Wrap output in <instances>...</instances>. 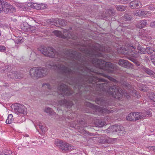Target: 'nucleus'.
<instances>
[{
  "instance_id": "1",
  "label": "nucleus",
  "mask_w": 155,
  "mask_h": 155,
  "mask_svg": "<svg viewBox=\"0 0 155 155\" xmlns=\"http://www.w3.org/2000/svg\"><path fill=\"white\" fill-rule=\"evenodd\" d=\"M38 50L46 56L55 58L57 62L50 63L49 67L58 71L65 78L69 79V84L74 85V89H77L78 92L83 90L86 91L87 84L91 83L96 84L97 94H105V80L95 76V73L89 67L93 64L105 71V61L96 58L102 55L98 51H105V50L95 48L89 51L84 57L77 51L68 50L64 52H56L52 47L44 46Z\"/></svg>"
},
{
  "instance_id": "2",
  "label": "nucleus",
  "mask_w": 155,
  "mask_h": 155,
  "mask_svg": "<svg viewBox=\"0 0 155 155\" xmlns=\"http://www.w3.org/2000/svg\"><path fill=\"white\" fill-rule=\"evenodd\" d=\"M42 86L43 87L47 88L51 91L53 90L54 91H57L59 93L61 94L60 95V96L62 97L63 98L59 99L58 104L59 105L64 106L67 108H70L73 105V104L72 101H68L64 98V95L68 96L72 95L73 93V91L68 87L67 85L64 84L60 83L57 89L51 87L48 83H43Z\"/></svg>"
},
{
  "instance_id": "3",
  "label": "nucleus",
  "mask_w": 155,
  "mask_h": 155,
  "mask_svg": "<svg viewBox=\"0 0 155 155\" xmlns=\"http://www.w3.org/2000/svg\"><path fill=\"white\" fill-rule=\"evenodd\" d=\"M128 46L129 47L127 48H125V51H124V48L120 47L118 48L116 51H114L113 52L111 51H109V52L111 54L114 56H115L117 54H127L131 57L129 58V59L133 61V60L134 59L132 58L131 57L136 58L137 56V54L135 51L136 47L131 44L129 45Z\"/></svg>"
},
{
  "instance_id": "4",
  "label": "nucleus",
  "mask_w": 155,
  "mask_h": 155,
  "mask_svg": "<svg viewBox=\"0 0 155 155\" xmlns=\"http://www.w3.org/2000/svg\"><path fill=\"white\" fill-rule=\"evenodd\" d=\"M48 72V70L44 67H34L29 71L30 76L34 79H38L46 76Z\"/></svg>"
},
{
  "instance_id": "5",
  "label": "nucleus",
  "mask_w": 155,
  "mask_h": 155,
  "mask_svg": "<svg viewBox=\"0 0 155 155\" xmlns=\"http://www.w3.org/2000/svg\"><path fill=\"white\" fill-rule=\"evenodd\" d=\"M55 144L63 152L68 150H71L74 149V147L71 146L69 143H66L65 141L59 139L55 140Z\"/></svg>"
},
{
  "instance_id": "6",
  "label": "nucleus",
  "mask_w": 155,
  "mask_h": 155,
  "mask_svg": "<svg viewBox=\"0 0 155 155\" xmlns=\"http://www.w3.org/2000/svg\"><path fill=\"white\" fill-rule=\"evenodd\" d=\"M85 105L88 107H91L95 111L94 114H99L98 113H109L112 112V110H110L108 109L105 108H103L98 106L94 105L89 102H86L85 103Z\"/></svg>"
},
{
  "instance_id": "7",
  "label": "nucleus",
  "mask_w": 155,
  "mask_h": 155,
  "mask_svg": "<svg viewBox=\"0 0 155 155\" xmlns=\"http://www.w3.org/2000/svg\"><path fill=\"white\" fill-rule=\"evenodd\" d=\"M107 132H116L118 135H123L125 133V130L124 127L118 125H115L110 126L107 130Z\"/></svg>"
},
{
  "instance_id": "8",
  "label": "nucleus",
  "mask_w": 155,
  "mask_h": 155,
  "mask_svg": "<svg viewBox=\"0 0 155 155\" xmlns=\"http://www.w3.org/2000/svg\"><path fill=\"white\" fill-rule=\"evenodd\" d=\"M53 33L56 36L59 38L64 39L74 38L71 33L67 30H64L63 34L61 32L58 30L54 31Z\"/></svg>"
},
{
  "instance_id": "9",
  "label": "nucleus",
  "mask_w": 155,
  "mask_h": 155,
  "mask_svg": "<svg viewBox=\"0 0 155 155\" xmlns=\"http://www.w3.org/2000/svg\"><path fill=\"white\" fill-rule=\"evenodd\" d=\"M146 117V115L142 112L132 113L130 114L126 117L129 120L136 121Z\"/></svg>"
},
{
  "instance_id": "10",
  "label": "nucleus",
  "mask_w": 155,
  "mask_h": 155,
  "mask_svg": "<svg viewBox=\"0 0 155 155\" xmlns=\"http://www.w3.org/2000/svg\"><path fill=\"white\" fill-rule=\"evenodd\" d=\"M14 109L15 113L17 115H20L22 114L26 115L27 114L26 109L23 105L17 104L15 106Z\"/></svg>"
},
{
  "instance_id": "11",
  "label": "nucleus",
  "mask_w": 155,
  "mask_h": 155,
  "mask_svg": "<svg viewBox=\"0 0 155 155\" xmlns=\"http://www.w3.org/2000/svg\"><path fill=\"white\" fill-rule=\"evenodd\" d=\"M3 12L6 13L8 12L13 13L16 12V9L12 5L8 3L4 2Z\"/></svg>"
},
{
  "instance_id": "12",
  "label": "nucleus",
  "mask_w": 155,
  "mask_h": 155,
  "mask_svg": "<svg viewBox=\"0 0 155 155\" xmlns=\"http://www.w3.org/2000/svg\"><path fill=\"white\" fill-rule=\"evenodd\" d=\"M115 11L114 9L112 8H110L109 9H107L103 13L102 15L103 18H108L113 16L115 14Z\"/></svg>"
},
{
  "instance_id": "13",
  "label": "nucleus",
  "mask_w": 155,
  "mask_h": 155,
  "mask_svg": "<svg viewBox=\"0 0 155 155\" xmlns=\"http://www.w3.org/2000/svg\"><path fill=\"white\" fill-rule=\"evenodd\" d=\"M96 102L98 104L105 107L108 106L109 104L108 101L105 100V98L100 97L96 98Z\"/></svg>"
},
{
  "instance_id": "14",
  "label": "nucleus",
  "mask_w": 155,
  "mask_h": 155,
  "mask_svg": "<svg viewBox=\"0 0 155 155\" xmlns=\"http://www.w3.org/2000/svg\"><path fill=\"white\" fill-rule=\"evenodd\" d=\"M118 64L121 66L128 68L131 67V64L128 61L122 59L119 60Z\"/></svg>"
},
{
  "instance_id": "15",
  "label": "nucleus",
  "mask_w": 155,
  "mask_h": 155,
  "mask_svg": "<svg viewBox=\"0 0 155 155\" xmlns=\"http://www.w3.org/2000/svg\"><path fill=\"white\" fill-rule=\"evenodd\" d=\"M16 72L13 70L10 71L7 73L8 77L12 79H18L20 77V75L18 73H16Z\"/></svg>"
},
{
  "instance_id": "16",
  "label": "nucleus",
  "mask_w": 155,
  "mask_h": 155,
  "mask_svg": "<svg viewBox=\"0 0 155 155\" xmlns=\"http://www.w3.org/2000/svg\"><path fill=\"white\" fill-rule=\"evenodd\" d=\"M130 7L134 9L136 7L140 8L141 7V4L140 2L138 0H135L130 3Z\"/></svg>"
},
{
  "instance_id": "17",
  "label": "nucleus",
  "mask_w": 155,
  "mask_h": 155,
  "mask_svg": "<svg viewBox=\"0 0 155 155\" xmlns=\"http://www.w3.org/2000/svg\"><path fill=\"white\" fill-rule=\"evenodd\" d=\"M103 137H101V139L103 140L101 142L102 143H114L115 142L116 140V138H111L108 137L105 139L103 140Z\"/></svg>"
},
{
  "instance_id": "18",
  "label": "nucleus",
  "mask_w": 155,
  "mask_h": 155,
  "mask_svg": "<svg viewBox=\"0 0 155 155\" xmlns=\"http://www.w3.org/2000/svg\"><path fill=\"white\" fill-rule=\"evenodd\" d=\"M142 69L143 71L146 73L150 76L155 78V72H153V71L148 68L144 67L142 68Z\"/></svg>"
},
{
  "instance_id": "19",
  "label": "nucleus",
  "mask_w": 155,
  "mask_h": 155,
  "mask_svg": "<svg viewBox=\"0 0 155 155\" xmlns=\"http://www.w3.org/2000/svg\"><path fill=\"white\" fill-rule=\"evenodd\" d=\"M147 23V21L145 20L139 21L137 25V27L140 28H142L146 25Z\"/></svg>"
},
{
  "instance_id": "20",
  "label": "nucleus",
  "mask_w": 155,
  "mask_h": 155,
  "mask_svg": "<svg viewBox=\"0 0 155 155\" xmlns=\"http://www.w3.org/2000/svg\"><path fill=\"white\" fill-rule=\"evenodd\" d=\"M51 21H49V22L51 23V24L55 25V26H58L59 25V22L61 21L62 19L56 18L55 19H52L51 20Z\"/></svg>"
},
{
  "instance_id": "21",
  "label": "nucleus",
  "mask_w": 155,
  "mask_h": 155,
  "mask_svg": "<svg viewBox=\"0 0 155 155\" xmlns=\"http://www.w3.org/2000/svg\"><path fill=\"white\" fill-rule=\"evenodd\" d=\"M30 26L27 23L25 22L21 25V27L23 31L27 32L29 31Z\"/></svg>"
},
{
  "instance_id": "22",
  "label": "nucleus",
  "mask_w": 155,
  "mask_h": 155,
  "mask_svg": "<svg viewBox=\"0 0 155 155\" xmlns=\"http://www.w3.org/2000/svg\"><path fill=\"white\" fill-rule=\"evenodd\" d=\"M144 11L141 10H137L135 12H134L133 14L137 16H143L144 15Z\"/></svg>"
},
{
  "instance_id": "23",
  "label": "nucleus",
  "mask_w": 155,
  "mask_h": 155,
  "mask_svg": "<svg viewBox=\"0 0 155 155\" xmlns=\"http://www.w3.org/2000/svg\"><path fill=\"white\" fill-rule=\"evenodd\" d=\"M24 41V39H23V38L21 37H20L18 38H17L15 41V45L17 46V44H21Z\"/></svg>"
},
{
  "instance_id": "24",
  "label": "nucleus",
  "mask_w": 155,
  "mask_h": 155,
  "mask_svg": "<svg viewBox=\"0 0 155 155\" xmlns=\"http://www.w3.org/2000/svg\"><path fill=\"white\" fill-rule=\"evenodd\" d=\"M13 115L12 114L8 115V118L6 121V123L8 124H11L13 121V119L12 118Z\"/></svg>"
},
{
  "instance_id": "25",
  "label": "nucleus",
  "mask_w": 155,
  "mask_h": 155,
  "mask_svg": "<svg viewBox=\"0 0 155 155\" xmlns=\"http://www.w3.org/2000/svg\"><path fill=\"white\" fill-rule=\"evenodd\" d=\"M115 7L118 11H124L126 9L125 7L122 5H116Z\"/></svg>"
},
{
  "instance_id": "26",
  "label": "nucleus",
  "mask_w": 155,
  "mask_h": 155,
  "mask_svg": "<svg viewBox=\"0 0 155 155\" xmlns=\"http://www.w3.org/2000/svg\"><path fill=\"white\" fill-rule=\"evenodd\" d=\"M145 51L148 54H152L153 51L155 52V49L152 48H147L145 49Z\"/></svg>"
},
{
  "instance_id": "27",
  "label": "nucleus",
  "mask_w": 155,
  "mask_h": 155,
  "mask_svg": "<svg viewBox=\"0 0 155 155\" xmlns=\"http://www.w3.org/2000/svg\"><path fill=\"white\" fill-rule=\"evenodd\" d=\"M132 16L130 14H126L124 16V18L126 21H129L132 19Z\"/></svg>"
},
{
  "instance_id": "28",
  "label": "nucleus",
  "mask_w": 155,
  "mask_h": 155,
  "mask_svg": "<svg viewBox=\"0 0 155 155\" xmlns=\"http://www.w3.org/2000/svg\"><path fill=\"white\" fill-rule=\"evenodd\" d=\"M45 111L47 113H49V114H52L54 113V112L51 108L49 107H47L45 108Z\"/></svg>"
},
{
  "instance_id": "29",
  "label": "nucleus",
  "mask_w": 155,
  "mask_h": 155,
  "mask_svg": "<svg viewBox=\"0 0 155 155\" xmlns=\"http://www.w3.org/2000/svg\"><path fill=\"white\" fill-rule=\"evenodd\" d=\"M106 124V123L104 121L99 120L97 123V126L100 127H102Z\"/></svg>"
},
{
  "instance_id": "30",
  "label": "nucleus",
  "mask_w": 155,
  "mask_h": 155,
  "mask_svg": "<svg viewBox=\"0 0 155 155\" xmlns=\"http://www.w3.org/2000/svg\"><path fill=\"white\" fill-rule=\"evenodd\" d=\"M137 49L138 50V52L141 54H145L146 52L145 49L143 48H142L138 46Z\"/></svg>"
},
{
  "instance_id": "31",
  "label": "nucleus",
  "mask_w": 155,
  "mask_h": 155,
  "mask_svg": "<svg viewBox=\"0 0 155 155\" xmlns=\"http://www.w3.org/2000/svg\"><path fill=\"white\" fill-rule=\"evenodd\" d=\"M38 125L39 127V128L42 130V132H45L46 130V128L45 127V126L42 125L41 122H39Z\"/></svg>"
},
{
  "instance_id": "32",
  "label": "nucleus",
  "mask_w": 155,
  "mask_h": 155,
  "mask_svg": "<svg viewBox=\"0 0 155 155\" xmlns=\"http://www.w3.org/2000/svg\"><path fill=\"white\" fill-rule=\"evenodd\" d=\"M149 97L150 100L153 101L154 102H155V93H150L149 95Z\"/></svg>"
},
{
  "instance_id": "33",
  "label": "nucleus",
  "mask_w": 155,
  "mask_h": 155,
  "mask_svg": "<svg viewBox=\"0 0 155 155\" xmlns=\"http://www.w3.org/2000/svg\"><path fill=\"white\" fill-rule=\"evenodd\" d=\"M29 27V31H31V33L35 32L37 31L36 28L34 26L30 25Z\"/></svg>"
},
{
  "instance_id": "34",
  "label": "nucleus",
  "mask_w": 155,
  "mask_h": 155,
  "mask_svg": "<svg viewBox=\"0 0 155 155\" xmlns=\"http://www.w3.org/2000/svg\"><path fill=\"white\" fill-rule=\"evenodd\" d=\"M149 59L153 62L155 61V52L154 54H152L149 57Z\"/></svg>"
},
{
  "instance_id": "35",
  "label": "nucleus",
  "mask_w": 155,
  "mask_h": 155,
  "mask_svg": "<svg viewBox=\"0 0 155 155\" xmlns=\"http://www.w3.org/2000/svg\"><path fill=\"white\" fill-rule=\"evenodd\" d=\"M4 2L2 0H0V13H1L3 10Z\"/></svg>"
},
{
  "instance_id": "36",
  "label": "nucleus",
  "mask_w": 155,
  "mask_h": 155,
  "mask_svg": "<svg viewBox=\"0 0 155 155\" xmlns=\"http://www.w3.org/2000/svg\"><path fill=\"white\" fill-rule=\"evenodd\" d=\"M62 21L59 22V25L65 26L67 24V22L66 20L62 19Z\"/></svg>"
},
{
  "instance_id": "37",
  "label": "nucleus",
  "mask_w": 155,
  "mask_h": 155,
  "mask_svg": "<svg viewBox=\"0 0 155 155\" xmlns=\"http://www.w3.org/2000/svg\"><path fill=\"white\" fill-rule=\"evenodd\" d=\"M31 6L32 8H34L35 9H39L40 8L39 6H38L37 5L36 3H33L31 4Z\"/></svg>"
},
{
  "instance_id": "38",
  "label": "nucleus",
  "mask_w": 155,
  "mask_h": 155,
  "mask_svg": "<svg viewBox=\"0 0 155 155\" xmlns=\"http://www.w3.org/2000/svg\"><path fill=\"white\" fill-rule=\"evenodd\" d=\"M81 128L82 129V128ZM82 130H79V131L82 134L86 136L87 134H88L86 130H85L83 128H82Z\"/></svg>"
},
{
  "instance_id": "39",
  "label": "nucleus",
  "mask_w": 155,
  "mask_h": 155,
  "mask_svg": "<svg viewBox=\"0 0 155 155\" xmlns=\"http://www.w3.org/2000/svg\"><path fill=\"white\" fill-rule=\"evenodd\" d=\"M10 67H9L8 66H5V68L4 67H2L1 68V69H2L4 72L6 71H8V70H10Z\"/></svg>"
},
{
  "instance_id": "40",
  "label": "nucleus",
  "mask_w": 155,
  "mask_h": 155,
  "mask_svg": "<svg viewBox=\"0 0 155 155\" xmlns=\"http://www.w3.org/2000/svg\"><path fill=\"white\" fill-rule=\"evenodd\" d=\"M6 50V48L5 47L0 45V51L3 52L5 51Z\"/></svg>"
},
{
  "instance_id": "41",
  "label": "nucleus",
  "mask_w": 155,
  "mask_h": 155,
  "mask_svg": "<svg viewBox=\"0 0 155 155\" xmlns=\"http://www.w3.org/2000/svg\"><path fill=\"white\" fill-rule=\"evenodd\" d=\"M144 15L143 16H145L146 17H149L151 15V13L149 12L144 11Z\"/></svg>"
},
{
  "instance_id": "42",
  "label": "nucleus",
  "mask_w": 155,
  "mask_h": 155,
  "mask_svg": "<svg viewBox=\"0 0 155 155\" xmlns=\"http://www.w3.org/2000/svg\"><path fill=\"white\" fill-rule=\"evenodd\" d=\"M149 148L150 150H152L154 152H155V146H149Z\"/></svg>"
},
{
  "instance_id": "43",
  "label": "nucleus",
  "mask_w": 155,
  "mask_h": 155,
  "mask_svg": "<svg viewBox=\"0 0 155 155\" xmlns=\"http://www.w3.org/2000/svg\"><path fill=\"white\" fill-rule=\"evenodd\" d=\"M150 26L152 27H155V21L152 22L150 23Z\"/></svg>"
},
{
  "instance_id": "44",
  "label": "nucleus",
  "mask_w": 155,
  "mask_h": 155,
  "mask_svg": "<svg viewBox=\"0 0 155 155\" xmlns=\"http://www.w3.org/2000/svg\"><path fill=\"white\" fill-rule=\"evenodd\" d=\"M12 153L11 151H9L8 153H5L4 154V155H12Z\"/></svg>"
},
{
  "instance_id": "45",
  "label": "nucleus",
  "mask_w": 155,
  "mask_h": 155,
  "mask_svg": "<svg viewBox=\"0 0 155 155\" xmlns=\"http://www.w3.org/2000/svg\"><path fill=\"white\" fill-rule=\"evenodd\" d=\"M143 113L144 114H145L146 115V114L148 115H150V112H147L146 113V114L145 113Z\"/></svg>"
},
{
  "instance_id": "46",
  "label": "nucleus",
  "mask_w": 155,
  "mask_h": 155,
  "mask_svg": "<svg viewBox=\"0 0 155 155\" xmlns=\"http://www.w3.org/2000/svg\"><path fill=\"white\" fill-rule=\"evenodd\" d=\"M112 80H113V81L114 82H115L116 81V80L114 79H112Z\"/></svg>"
},
{
  "instance_id": "47",
  "label": "nucleus",
  "mask_w": 155,
  "mask_h": 155,
  "mask_svg": "<svg viewBox=\"0 0 155 155\" xmlns=\"http://www.w3.org/2000/svg\"><path fill=\"white\" fill-rule=\"evenodd\" d=\"M153 7H150V9L151 10H153Z\"/></svg>"
},
{
  "instance_id": "48",
  "label": "nucleus",
  "mask_w": 155,
  "mask_h": 155,
  "mask_svg": "<svg viewBox=\"0 0 155 155\" xmlns=\"http://www.w3.org/2000/svg\"><path fill=\"white\" fill-rule=\"evenodd\" d=\"M153 64L154 65V66H155V61H154L153 62H152Z\"/></svg>"
},
{
  "instance_id": "49",
  "label": "nucleus",
  "mask_w": 155,
  "mask_h": 155,
  "mask_svg": "<svg viewBox=\"0 0 155 155\" xmlns=\"http://www.w3.org/2000/svg\"><path fill=\"white\" fill-rule=\"evenodd\" d=\"M49 94H50L54 95V94L53 93H51V92H50Z\"/></svg>"
},
{
  "instance_id": "50",
  "label": "nucleus",
  "mask_w": 155,
  "mask_h": 155,
  "mask_svg": "<svg viewBox=\"0 0 155 155\" xmlns=\"http://www.w3.org/2000/svg\"><path fill=\"white\" fill-rule=\"evenodd\" d=\"M21 119H25V118L24 117H22L21 118Z\"/></svg>"
},
{
  "instance_id": "51",
  "label": "nucleus",
  "mask_w": 155,
  "mask_h": 155,
  "mask_svg": "<svg viewBox=\"0 0 155 155\" xmlns=\"http://www.w3.org/2000/svg\"><path fill=\"white\" fill-rule=\"evenodd\" d=\"M108 117H106V119H107H107H108Z\"/></svg>"
},
{
  "instance_id": "52",
  "label": "nucleus",
  "mask_w": 155,
  "mask_h": 155,
  "mask_svg": "<svg viewBox=\"0 0 155 155\" xmlns=\"http://www.w3.org/2000/svg\"><path fill=\"white\" fill-rule=\"evenodd\" d=\"M146 58H147V59H148V58H148V56L147 57H146Z\"/></svg>"
},
{
  "instance_id": "53",
  "label": "nucleus",
  "mask_w": 155,
  "mask_h": 155,
  "mask_svg": "<svg viewBox=\"0 0 155 155\" xmlns=\"http://www.w3.org/2000/svg\"><path fill=\"white\" fill-rule=\"evenodd\" d=\"M97 1H98V2H99L100 0H96Z\"/></svg>"
},
{
  "instance_id": "54",
  "label": "nucleus",
  "mask_w": 155,
  "mask_h": 155,
  "mask_svg": "<svg viewBox=\"0 0 155 155\" xmlns=\"http://www.w3.org/2000/svg\"><path fill=\"white\" fill-rule=\"evenodd\" d=\"M142 90H143H143L145 91V90H144V89H142Z\"/></svg>"
}]
</instances>
